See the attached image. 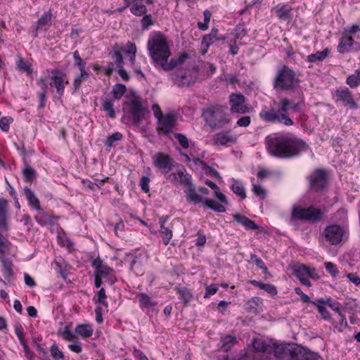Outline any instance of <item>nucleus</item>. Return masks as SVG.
I'll return each instance as SVG.
<instances>
[{
  "instance_id": "1",
  "label": "nucleus",
  "mask_w": 360,
  "mask_h": 360,
  "mask_svg": "<svg viewBox=\"0 0 360 360\" xmlns=\"http://www.w3.org/2000/svg\"><path fill=\"white\" fill-rule=\"evenodd\" d=\"M309 146L303 140L292 136L284 135L267 138L266 148L273 156L291 158L306 151Z\"/></svg>"
},
{
  "instance_id": "2",
  "label": "nucleus",
  "mask_w": 360,
  "mask_h": 360,
  "mask_svg": "<svg viewBox=\"0 0 360 360\" xmlns=\"http://www.w3.org/2000/svg\"><path fill=\"white\" fill-rule=\"evenodd\" d=\"M44 75L37 80V84L41 88L39 93L40 107L45 105L46 96L49 86L51 91L56 89V96L60 99L64 94L65 88L69 84L67 75L58 69H46Z\"/></svg>"
},
{
  "instance_id": "3",
  "label": "nucleus",
  "mask_w": 360,
  "mask_h": 360,
  "mask_svg": "<svg viewBox=\"0 0 360 360\" xmlns=\"http://www.w3.org/2000/svg\"><path fill=\"white\" fill-rule=\"evenodd\" d=\"M148 49L153 61L162 70L169 71L176 66V62L174 59L167 62L171 51L166 37L160 32L155 34L150 38Z\"/></svg>"
},
{
  "instance_id": "4",
  "label": "nucleus",
  "mask_w": 360,
  "mask_h": 360,
  "mask_svg": "<svg viewBox=\"0 0 360 360\" xmlns=\"http://www.w3.org/2000/svg\"><path fill=\"white\" fill-rule=\"evenodd\" d=\"M288 105H290V101L288 98H283L281 101L279 109L264 108L259 112V117L265 122H278L285 126H292L294 122L288 115Z\"/></svg>"
},
{
  "instance_id": "5",
  "label": "nucleus",
  "mask_w": 360,
  "mask_h": 360,
  "mask_svg": "<svg viewBox=\"0 0 360 360\" xmlns=\"http://www.w3.org/2000/svg\"><path fill=\"white\" fill-rule=\"evenodd\" d=\"M207 122L210 127L219 129L229 124L231 122L229 114L224 106H215L209 108L205 114Z\"/></svg>"
},
{
  "instance_id": "6",
  "label": "nucleus",
  "mask_w": 360,
  "mask_h": 360,
  "mask_svg": "<svg viewBox=\"0 0 360 360\" xmlns=\"http://www.w3.org/2000/svg\"><path fill=\"white\" fill-rule=\"evenodd\" d=\"M298 82L295 72L284 65L277 72L274 80V87L282 90H290L295 87Z\"/></svg>"
},
{
  "instance_id": "7",
  "label": "nucleus",
  "mask_w": 360,
  "mask_h": 360,
  "mask_svg": "<svg viewBox=\"0 0 360 360\" xmlns=\"http://www.w3.org/2000/svg\"><path fill=\"white\" fill-rule=\"evenodd\" d=\"M186 186L187 188L185 191V193L188 202H192L193 204L202 202L207 207L217 212H224L226 211V208L223 205L219 204L217 201L212 199H203L200 195H198L196 192L195 186L192 184V181L190 182V184H187Z\"/></svg>"
},
{
  "instance_id": "8",
  "label": "nucleus",
  "mask_w": 360,
  "mask_h": 360,
  "mask_svg": "<svg viewBox=\"0 0 360 360\" xmlns=\"http://www.w3.org/2000/svg\"><path fill=\"white\" fill-rule=\"evenodd\" d=\"M323 217V212L314 206L303 208L300 206H295L291 214V220H303L311 222L320 221Z\"/></svg>"
},
{
  "instance_id": "9",
  "label": "nucleus",
  "mask_w": 360,
  "mask_h": 360,
  "mask_svg": "<svg viewBox=\"0 0 360 360\" xmlns=\"http://www.w3.org/2000/svg\"><path fill=\"white\" fill-rule=\"evenodd\" d=\"M127 110L136 125L140 124L144 119L146 112H148L147 108L142 103V99L139 96H133L127 102Z\"/></svg>"
},
{
  "instance_id": "10",
  "label": "nucleus",
  "mask_w": 360,
  "mask_h": 360,
  "mask_svg": "<svg viewBox=\"0 0 360 360\" xmlns=\"http://www.w3.org/2000/svg\"><path fill=\"white\" fill-rule=\"evenodd\" d=\"M292 274L299 280L301 284L307 287L311 286V283L309 278L313 280H318L319 278L315 268L309 267L303 264L295 266L292 268Z\"/></svg>"
},
{
  "instance_id": "11",
  "label": "nucleus",
  "mask_w": 360,
  "mask_h": 360,
  "mask_svg": "<svg viewBox=\"0 0 360 360\" xmlns=\"http://www.w3.org/2000/svg\"><path fill=\"white\" fill-rule=\"evenodd\" d=\"M154 167L163 174H168L174 167L175 161L168 154L165 153H156L152 157Z\"/></svg>"
},
{
  "instance_id": "12",
  "label": "nucleus",
  "mask_w": 360,
  "mask_h": 360,
  "mask_svg": "<svg viewBox=\"0 0 360 360\" xmlns=\"http://www.w3.org/2000/svg\"><path fill=\"white\" fill-rule=\"evenodd\" d=\"M309 187L314 191H321L328 184V176L323 169H316L307 177Z\"/></svg>"
},
{
  "instance_id": "13",
  "label": "nucleus",
  "mask_w": 360,
  "mask_h": 360,
  "mask_svg": "<svg viewBox=\"0 0 360 360\" xmlns=\"http://www.w3.org/2000/svg\"><path fill=\"white\" fill-rule=\"evenodd\" d=\"M91 265L95 269L94 272L101 278L105 279L110 285L115 283L116 277L115 271L106 264H104L100 257L94 259Z\"/></svg>"
},
{
  "instance_id": "14",
  "label": "nucleus",
  "mask_w": 360,
  "mask_h": 360,
  "mask_svg": "<svg viewBox=\"0 0 360 360\" xmlns=\"http://www.w3.org/2000/svg\"><path fill=\"white\" fill-rule=\"evenodd\" d=\"M246 98L241 94H231L229 96L230 110L232 113L246 114L251 108L245 104Z\"/></svg>"
},
{
  "instance_id": "15",
  "label": "nucleus",
  "mask_w": 360,
  "mask_h": 360,
  "mask_svg": "<svg viewBox=\"0 0 360 360\" xmlns=\"http://www.w3.org/2000/svg\"><path fill=\"white\" fill-rule=\"evenodd\" d=\"M345 233V230L339 225L333 224L325 228L323 236L326 241L330 245H338L342 240Z\"/></svg>"
},
{
  "instance_id": "16",
  "label": "nucleus",
  "mask_w": 360,
  "mask_h": 360,
  "mask_svg": "<svg viewBox=\"0 0 360 360\" xmlns=\"http://www.w3.org/2000/svg\"><path fill=\"white\" fill-rule=\"evenodd\" d=\"M271 354L273 352L276 359L281 360H292V356L297 354L295 349L290 350L285 345L274 342L271 345Z\"/></svg>"
},
{
  "instance_id": "17",
  "label": "nucleus",
  "mask_w": 360,
  "mask_h": 360,
  "mask_svg": "<svg viewBox=\"0 0 360 360\" xmlns=\"http://www.w3.org/2000/svg\"><path fill=\"white\" fill-rule=\"evenodd\" d=\"M176 117L173 113H167L158 120V132L162 134H169L174 128Z\"/></svg>"
},
{
  "instance_id": "18",
  "label": "nucleus",
  "mask_w": 360,
  "mask_h": 360,
  "mask_svg": "<svg viewBox=\"0 0 360 360\" xmlns=\"http://www.w3.org/2000/svg\"><path fill=\"white\" fill-rule=\"evenodd\" d=\"M213 142L217 146H231L237 142V138L230 131H223L214 135Z\"/></svg>"
},
{
  "instance_id": "19",
  "label": "nucleus",
  "mask_w": 360,
  "mask_h": 360,
  "mask_svg": "<svg viewBox=\"0 0 360 360\" xmlns=\"http://www.w3.org/2000/svg\"><path fill=\"white\" fill-rule=\"evenodd\" d=\"M127 259L130 263V269L136 274H142V267L147 259V256L144 252H141L136 255L128 254L127 255Z\"/></svg>"
},
{
  "instance_id": "20",
  "label": "nucleus",
  "mask_w": 360,
  "mask_h": 360,
  "mask_svg": "<svg viewBox=\"0 0 360 360\" xmlns=\"http://www.w3.org/2000/svg\"><path fill=\"white\" fill-rule=\"evenodd\" d=\"M335 96L339 101L344 103L345 105H349L352 109H357L358 104L354 101L351 91L347 88L338 89Z\"/></svg>"
},
{
  "instance_id": "21",
  "label": "nucleus",
  "mask_w": 360,
  "mask_h": 360,
  "mask_svg": "<svg viewBox=\"0 0 360 360\" xmlns=\"http://www.w3.org/2000/svg\"><path fill=\"white\" fill-rule=\"evenodd\" d=\"M167 179L173 183H179L185 186L190 184L192 181L191 176L186 172L185 169H179L176 172H173L167 176Z\"/></svg>"
},
{
  "instance_id": "22",
  "label": "nucleus",
  "mask_w": 360,
  "mask_h": 360,
  "mask_svg": "<svg viewBox=\"0 0 360 360\" xmlns=\"http://www.w3.org/2000/svg\"><path fill=\"white\" fill-rule=\"evenodd\" d=\"M167 219V217H164L160 219V229L159 233L165 245H167L169 243L173 236L172 227L165 226Z\"/></svg>"
},
{
  "instance_id": "23",
  "label": "nucleus",
  "mask_w": 360,
  "mask_h": 360,
  "mask_svg": "<svg viewBox=\"0 0 360 360\" xmlns=\"http://www.w3.org/2000/svg\"><path fill=\"white\" fill-rule=\"evenodd\" d=\"M8 202L4 198H0V230L7 231L8 226Z\"/></svg>"
},
{
  "instance_id": "24",
  "label": "nucleus",
  "mask_w": 360,
  "mask_h": 360,
  "mask_svg": "<svg viewBox=\"0 0 360 360\" xmlns=\"http://www.w3.org/2000/svg\"><path fill=\"white\" fill-rule=\"evenodd\" d=\"M139 299V306L143 310L149 311L153 309L157 303L146 293H140L137 295Z\"/></svg>"
},
{
  "instance_id": "25",
  "label": "nucleus",
  "mask_w": 360,
  "mask_h": 360,
  "mask_svg": "<svg viewBox=\"0 0 360 360\" xmlns=\"http://www.w3.org/2000/svg\"><path fill=\"white\" fill-rule=\"evenodd\" d=\"M219 30L216 28H212L210 33L205 35L202 39V46L210 47L213 43L219 40H224L225 37L218 35Z\"/></svg>"
},
{
  "instance_id": "26",
  "label": "nucleus",
  "mask_w": 360,
  "mask_h": 360,
  "mask_svg": "<svg viewBox=\"0 0 360 360\" xmlns=\"http://www.w3.org/2000/svg\"><path fill=\"white\" fill-rule=\"evenodd\" d=\"M23 192L24 195L28 201L29 205L37 211H41L39 200L35 195L34 193L27 187L23 188Z\"/></svg>"
},
{
  "instance_id": "27",
  "label": "nucleus",
  "mask_w": 360,
  "mask_h": 360,
  "mask_svg": "<svg viewBox=\"0 0 360 360\" xmlns=\"http://www.w3.org/2000/svg\"><path fill=\"white\" fill-rule=\"evenodd\" d=\"M1 261L3 266V275L6 280L10 281L13 277V264L12 262L4 257H1Z\"/></svg>"
},
{
  "instance_id": "28",
  "label": "nucleus",
  "mask_w": 360,
  "mask_h": 360,
  "mask_svg": "<svg viewBox=\"0 0 360 360\" xmlns=\"http://www.w3.org/2000/svg\"><path fill=\"white\" fill-rule=\"evenodd\" d=\"M354 43V39L352 37L345 36L340 39V43L338 46V52L341 53H348L351 51L352 46Z\"/></svg>"
},
{
  "instance_id": "29",
  "label": "nucleus",
  "mask_w": 360,
  "mask_h": 360,
  "mask_svg": "<svg viewBox=\"0 0 360 360\" xmlns=\"http://www.w3.org/2000/svg\"><path fill=\"white\" fill-rule=\"evenodd\" d=\"M252 346L255 351L271 354V344L260 338H254Z\"/></svg>"
},
{
  "instance_id": "30",
  "label": "nucleus",
  "mask_w": 360,
  "mask_h": 360,
  "mask_svg": "<svg viewBox=\"0 0 360 360\" xmlns=\"http://www.w3.org/2000/svg\"><path fill=\"white\" fill-rule=\"evenodd\" d=\"M233 219L239 224L243 225L247 229L255 230L259 229V226L252 220L240 214H235Z\"/></svg>"
},
{
  "instance_id": "31",
  "label": "nucleus",
  "mask_w": 360,
  "mask_h": 360,
  "mask_svg": "<svg viewBox=\"0 0 360 360\" xmlns=\"http://www.w3.org/2000/svg\"><path fill=\"white\" fill-rule=\"evenodd\" d=\"M205 184L211 188L214 191V194L216 198L222 203L226 205L228 203L226 195L221 192L219 186L213 181L207 179L205 181Z\"/></svg>"
},
{
  "instance_id": "32",
  "label": "nucleus",
  "mask_w": 360,
  "mask_h": 360,
  "mask_svg": "<svg viewBox=\"0 0 360 360\" xmlns=\"http://www.w3.org/2000/svg\"><path fill=\"white\" fill-rule=\"evenodd\" d=\"M75 332L84 338H89L93 334V328L90 324H80L75 328Z\"/></svg>"
},
{
  "instance_id": "33",
  "label": "nucleus",
  "mask_w": 360,
  "mask_h": 360,
  "mask_svg": "<svg viewBox=\"0 0 360 360\" xmlns=\"http://www.w3.org/2000/svg\"><path fill=\"white\" fill-rule=\"evenodd\" d=\"M130 11L136 16H141L147 13V8L141 2L132 1V5L130 8Z\"/></svg>"
},
{
  "instance_id": "34",
  "label": "nucleus",
  "mask_w": 360,
  "mask_h": 360,
  "mask_svg": "<svg viewBox=\"0 0 360 360\" xmlns=\"http://www.w3.org/2000/svg\"><path fill=\"white\" fill-rule=\"evenodd\" d=\"M231 190L235 194L240 196L242 199H245L246 198L245 187L240 181L233 179Z\"/></svg>"
},
{
  "instance_id": "35",
  "label": "nucleus",
  "mask_w": 360,
  "mask_h": 360,
  "mask_svg": "<svg viewBox=\"0 0 360 360\" xmlns=\"http://www.w3.org/2000/svg\"><path fill=\"white\" fill-rule=\"evenodd\" d=\"M292 8L288 5L277 6L276 14L279 19L286 20L290 17Z\"/></svg>"
},
{
  "instance_id": "36",
  "label": "nucleus",
  "mask_w": 360,
  "mask_h": 360,
  "mask_svg": "<svg viewBox=\"0 0 360 360\" xmlns=\"http://www.w3.org/2000/svg\"><path fill=\"white\" fill-rule=\"evenodd\" d=\"M237 342V339L236 336L233 335H226L221 340V349L225 351L228 352L229 349H231V347L236 345Z\"/></svg>"
},
{
  "instance_id": "37",
  "label": "nucleus",
  "mask_w": 360,
  "mask_h": 360,
  "mask_svg": "<svg viewBox=\"0 0 360 360\" xmlns=\"http://www.w3.org/2000/svg\"><path fill=\"white\" fill-rule=\"evenodd\" d=\"M176 292L179 295L186 304L188 303L193 300V295L190 289L186 287L176 288Z\"/></svg>"
},
{
  "instance_id": "38",
  "label": "nucleus",
  "mask_w": 360,
  "mask_h": 360,
  "mask_svg": "<svg viewBox=\"0 0 360 360\" xmlns=\"http://www.w3.org/2000/svg\"><path fill=\"white\" fill-rule=\"evenodd\" d=\"M172 79L179 86L189 85L192 82L191 79H188L186 75L181 73H172Z\"/></svg>"
},
{
  "instance_id": "39",
  "label": "nucleus",
  "mask_w": 360,
  "mask_h": 360,
  "mask_svg": "<svg viewBox=\"0 0 360 360\" xmlns=\"http://www.w3.org/2000/svg\"><path fill=\"white\" fill-rule=\"evenodd\" d=\"M328 54V49H325L322 51H317L315 53L310 54L307 56V61L309 63H316L323 61Z\"/></svg>"
},
{
  "instance_id": "40",
  "label": "nucleus",
  "mask_w": 360,
  "mask_h": 360,
  "mask_svg": "<svg viewBox=\"0 0 360 360\" xmlns=\"http://www.w3.org/2000/svg\"><path fill=\"white\" fill-rule=\"evenodd\" d=\"M346 83L352 89L357 87L360 84V70H356L354 74L349 75Z\"/></svg>"
},
{
  "instance_id": "41",
  "label": "nucleus",
  "mask_w": 360,
  "mask_h": 360,
  "mask_svg": "<svg viewBox=\"0 0 360 360\" xmlns=\"http://www.w3.org/2000/svg\"><path fill=\"white\" fill-rule=\"evenodd\" d=\"M103 110L107 113L108 116L112 119L115 117V112L113 108V101L105 99L102 103Z\"/></svg>"
},
{
  "instance_id": "42",
  "label": "nucleus",
  "mask_w": 360,
  "mask_h": 360,
  "mask_svg": "<svg viewBox=\"0 0 360 360\" xmlns=\"http://www.w3.org/2000/svg\"><path fill=\"white\" fill-rule=\"evenodd\" d=\"M126 92V86L122 84H117L113 86L111 94L115 100L120 99Z\"/></svg>"
},
{
  "instance_id": "43",
  "label": "nucleus",
  "mask_w": 360,
  "mask_h": 360,
  "mask_svg": "<svg viewBox=\"0 0 360 360\" xmlns=\"http://www.w3.org/2000/svg\"><path fill=\"white\" fill-rule=\"evenodd\" d=\"M51 16L52 15L51 12H45L44 13H43L37 21V30L41 28L46 29V27L49 25V23L51 20Z\"/></svg>"
},
{
  "instance_id": "44",
  "label": "nucleus",
  "mask_w": 360,
  "mask_h": 360,
  "mask_svg": "<svg viewBox=\"0 0 360 360\" xmlns=\"http://www.w3.org/2000/svg\"><path fill=\"white\" fill-rule=\"evenodd\" d=\"M79 71L80 74L75 78L73 82L74 91L77 90L79 88L82 82L89 77V74L86 71V70H82Z\"/></svg>"
},
{
  "instance_id": "45",
  "label": "nucleus",
  "mask_w": 360,
  "mask_h": 360,
  "mask_svg": "<svg viewBox=\"0 0 360 360\" xmlns=\"http://www.w3.org/2000/svg\"><path fill=\"white\" fill-rule=\"evenodd\" d=\"M252 191L253 193L260 200H264L266 197L267 192L265 188L260 184H252Z\"/></svg>"
},
{
  "instance_id": "46",
  "label": "nucleus",
  "mask_w": 360,
  "mask_h": 360,
  "mask_svg": "<svg viewBox=\"0 0 360 360\" xmlns=\"http://www.w3.org/2000/svg\"><path fill=\"white\" fill-rule=\"evenodd\" d=\"M124 51L126 53L131 54L130 61L131 64L134 63L136 53V46L134 43L128 41L126 44Z\"/></svg>"
},
{
  "instance_id": "47",
  "label": "nucleus",
  "mask_w": 360,
  "mask_h": 360,
  "mask_svg": "<svg viewBox=\"0 0 360 360\" xmlns=\"http://www.w3.org/2000/svg\"><path fill=\"white\" fill-rule=\"evenodd\" d=\"M51 355L54 360H65V355L56 345L50 347Z\"/></svg>"
},
{
  "instance_id": "48",
  "label": "nucleus",
  "mask_w": 360,
  "mask_h": 360,
  "mask_svg": "<svg viewBox=\"0 0 360 360\" xmlns=\"http://www.w3.org/2000/svg\"><path fill=\"white\" fill-rule=\"evenodd\" d=\"M36 221L41 226H44L51 221V217L43 211H40L39 216H35Z\"/></svg>"
},
{
  "instance_id": "49",
  "label": "nucleus",
  "mask_w": 360,
  "mask_h": 360,
  "mask_svg": "<svg viewBox=\"0 0 360 360\" xmlns=\"http://www.w3.org/2000/svg\"><path fill=\"white\" fill-rule=\"evenodd\" d=\"M10 243L0 233V255L4 257L5 253L10 249Z\"/></svg>"
},
{
  "instance_id": "50",
  "label": "nucleus",
  "mask_w": 360,
  "mask_h": 360,
  "mask_svg": "<svg viewBox=\"0 0 360 360\" xmlns=\"http://www.w3.org/2000/svg\"><path fill=\"white\" fill-rule=\"evenodd\" d=\"M250 260L252 262H254L258 268L262 269L264 273L267 272L268 269H267L266 266L265 265L264 262L262 261V259L259 258L256 255L252 254L250 255Z\"/></svg>"
},
{
  "instance_id": "51",
  "label": "nucleus",
  "mask_w": 360,
  "mask_h": 360,
  "mask_svg": "<svg viewBox=\"0 0 360 360\" xmlns=\"http://www.w3.org/2000/svg\"><path fill=\"white\" fill-rule=\"evenodd\" d=\"M13 121L11 117H3L0 119V129L5 132L8 131L10 124Z\"/></svg>"
},
{
  "instance_id": "52",
  "label": "nucleus",
  "mask_w": 360,
  "mask_h": 360,
  "mask_svg": "<svg viewBox=\"0 0 360 360\" xmlns=\"http://www.w3.org/2000/svg\"><path fill=\"white\" fill-rule=\"evenodd\" d=\"M122 139V135L120 132H115L110 136L105 142V145L108 147H112L115 141H120Z\"/></svg>"
},
{
  "instance_id": "53",
  "label": "nucleus",
  "mask_w": 360,
  "mask_h": 360,
  "mask_svg": "<svg viewBox=\"0 0 360 360\" xmlns=\"http://www.w3.org/2000/svg\"><path fill=\"white\" fill-rule=\"evenodd\" d=\"M141 27L143 30H147L149 27L154 24L152 15L150 14L144 15L143 18L141 20Z\"/></svg>"
},
{
  "instance_id": "54",
  "label": "nucleus",
  "mask_w": 360,
  "mask_h": 360,
  "mask_svg": "<svg viewBox=\"0 0 360 360\" xmlns=\"http://www.w3.org/2000/svg\"><path fill=\"white\" fill-rule=\"evenodd\" d=\"M18 68L27 74H31L32 72V69L30 65L27 62L25 61L22 58H20L18 62Z\"/></svg>"
},
{
  "instance_id": "55",
  "label": "nucleus",
  "mask_w": 360,
  "mask_h": 360,
  "mask_svg": "<svg viewBox=\"0 0 360 360\" xmlns=\"http://www.w3.org/2000/svg\"><path fill=\"white\" fill-rule=\"evenodd\" d=\"M97 302H98L100 304L103 305L105 307H108V303H107V295L105 294V291L104 288H101L99 291L97 293Z\"/></svg>"
},
{
  "instance_id": "56",
  "label": "nucleus",
  "mask_w": 360,
  "mask_h": 360,
  "mask_svg": "<svg viewBox=\"0 0 360 360\" xmlns=\"http://www.w3.org/2000/svg\"><path fill=\"white\" fill-rule=\"evenodd\" d=\"M73 58L75 61V64L79 68V70H85L86 63L81 58L78 51H75L73 53Z\"/></svg>"
},
{
  "instance_id": "57",
  "label": "nucleus",
  "mask_w": 360,
  "mask_h": 360,
  "mask_svg": "<svg viewBox=\"0 0 360 360\" xmlns=\"http://www.w3.org/2000/svg\"><path fill=\"white\" fill-rule=\"evenodd\" d=\"M218 291V286L216 284L207 285L205 286V294L204 297L207 298L214 295Z\"/></svg>"
},
{
  "instance_id": "58",
  "label": "nucleus",
  "mask_w": 360,
  "mask_h": 360,
  "mask_svg": "<svg viewBox=\"0 0 360 360\" xmlns=\"http://www.w3.org/2000/svg\"><path fill=\"white\" fill-rule=\"evenodd\" d=\"M175 137L178 140L179 144L184 148H188L189 146L188 140L186 138V136H184L182 134H176Z\"/></svg>"
},
{
  "instance_id": "59",
  "label": "nucleus",
  "mask_w": 360,
  "mask_h": 360,
  "mask_svg": "<svg viewBox=\"0 0 360 360\" xmlns=\"http://www.w3.org/2000/svg\"><path fill=\"white\" fill-rule=\"evenodd\" d=\"M150 179L148 177V176H143L141 179V181H140V186L141 188V190L144 192V193H148L149 191H150V186H149V183H150Z\"/></svg>"
},
{
  "instance_id": "60",
  "label": "nucleus",
  "mask_w": 360,
  "mask_h": 360,
  "mask_svg": "<svg viewBox=\"0 0 360 360\" xmlns=\"http://www.w3.org/2000/svg\"><path fill=\"white\" fill-rule=\"evenodd\" d=\"M23 175L25 181H31L35 175V172L31 167H27L23 171Z\"/></svg>"
},
{
  "instance_id": "61",
  "label": "nucleus",
  "mask_w": 360,
  "mask_h": 360,
  "mask_svg": "<svg viewBox=\"0 0 360 360\" xmlns=\"http://www.w3.org/2000/svg\"><path fill=\"white\" fill-rule=\"evenodd\" d=\"M325 267L328 272L330 274L331 276H336V275L338 273V271L337 269L336 266L333 263L330 262H326Z\"/></svg>"
},
{
  "instance_id": "62",
  "label": "nucleus",
  "mask_w": 360,
  "mask_h": 360,
  "mask_svg": "<svg viewBox=\"0 0 360 360\" xmlns=\"http://www.w3.org/2000/svg\"><path fill=\"white\" fill-rule=\"evenodd\" d=\"M251 122V117L248 115L242 117L237 120L236 124L238 127H246L250 125Z\"/></svg>"
},
{
  "instance_id": "63",
  "label": "nucleus",
  "mask_w": 360,
  "mask_h": 360,
  "mask_svg": "<svg viewBox=\"0 0 360 360\" xmlns=\"http://www.w3.org/2000/svg\"><path fill=\"white\" fill-rule=\"evenodd\" d=\"M262 290H265L271 296H275L277 294L276 288L270 283H265L262 288Z\"/></svg>"
},
{
  "instance_id": "64",
  "label": "nucleus",
  "mask_w": 360,
  "mask_h": 360,
  "mask_svg": "<svg viewBox=\"0 0 360 360\" xmlns=\"http://www.w3.org/2000/svg\"><path fill=\"white\" fill-rule=\"evenodd\" d=\"M197 239L195 242V245L197 247H202L205 245L207 241V238L205 234L202 233L200 231H198L197 233Z\"/></svg>"
}]
</instances>
